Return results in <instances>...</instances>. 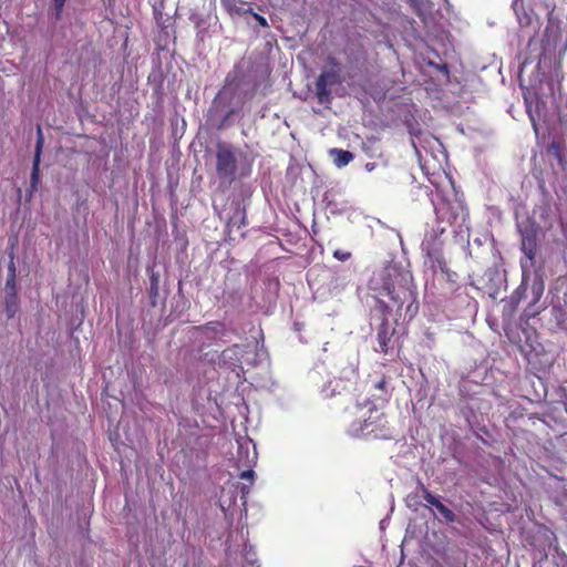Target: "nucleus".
Wrapping results in <instances>:
<instances>
[{
    "label": "nucleus",
    "instance_id": "obj_1",
    "mask_svg": "<svg viewBox=\"0 0 567 567\" xmlns=\"http://www.w3.org/2000/svg\"><path fill=\"white\" fill-rule=\"evenodd\" d=\"M369 288L381 296L389 297L396 316H401L403 307H405L404 317L409 321L417 315L420 308L417 291L409 270L389 265L373 275L369 281Z\"/></svg>",
    "mask_w": 567,
    "mask_h": 567
},
{
    "label": "nucleus",
    "instance_id": "obj_2",
    "mask_svg": "<svg viewBox=\"0 0 567 567\" xmlns=\"http://www.w3.org/2000/svg\"><path fill=\"white\" fill-rule=\"evenodd\" d=\"M352 431L357 436L373 440H390L393 436L385 414L375 408L370 409L369 415L363 421L354 422Z\"/></svg>",
    "mask_w": 567,
    "mask_h": 567
},
{
    "label": "nucleus",
    "instance_id": "obj_3",
    "mask_svg": "<svg viewBox=\"0 0 567 567\" xmlns=\"http://www.w3.org/2000/svg\"><path fill=\"white\" fill-rule=\"evenodd\" d=\"M391 307L381 298L377 297L374 306L370 310V318L378 322L377 340L379 349L377 351L388 354L391 349V340L395 333V328L389 323Z\"/></svg>",
    "mask_w": 567,
    "mask_h": 567
},
{
    "label": "nucleus",
    "instance_id": "obj_4",
    "mask_svg": "<svg viewBox=\"0 0 567 567\" xmlns=\"http://www.w3.org/2000/svg\"><path fill=\"white\" fill-rule=\"evenodd\" d=\"M326 66L316 81V96L320 104H328L331 102L330 87L341 83V68L340 62L329 56Z\"/></svg>",
    "mask_w": 567,
    "mask_h": 567
},
{
    "label": "nucleus",
    "instance_id": "obj_5",
    "mask_svg": "<svg viewBox=\"0 0 567 567\" xmlns=\"http://www.w3.org/2000/svg\"><path fill=\"white\" fill-rule=\"evenodd\" d=\"M216 172L220 179L231 184L236 179L237 157L235 148L226 143L217 144Z\"/></svg>",
    "mask_w": 567,
    "mask_h": 567
},
{
    "label": "nucleus",
    "instance_id": "obj_6",
    "mask_svg": "<svg viewBox=\"0 0 567 567\" xmlns=\"http://www.w3.org/2000/svg\"><path fill=\"white\" fill-rule=\"evenodd\" d=\"M520 250L534 266L538 251V227L535 224H528L519 228Z\"/></svg>",
    "mask_w": 567,
    "mask_h": 567
},
{
    "label": "nucleus",
    "instance_id": "obj_7",
    "mask_svg": "<svg viewBox=\"0 0 567 567\" xmlns=\"http://www.w3.org/2000/svg\"><path fill=\"white\" fill-rule=\"evenodd\" d=\"M43 144H44V137H43L42 128L40 125H38L37 143H35L34 157H33L32 171H31V183H30L31 190H35L38 187V184L40 182V162H41Z\"/></svg>",
    "mask_w": 567,
    "mask_h": 567
},
{
    "label": "nucleus",
    "instance_id": "obj_8",
    "mask_svg": "<svg viewBox=\"0 0 567 567\" xmlns=\"http://www.w3.org/2000/svg\"><path fill=\"white\" fill-rule=\"evenodd\" d=\"M422 497L424 498V501L426 503H429L430 505L434 506L437 512L441 514V516L447 522V523H454L455 519H456V516L455 514L447 507L445 506L440 499L439 497H436L435 495H433L427 488H425L424 486H422Z\"/></svg>",
    "mask_w": 567,
    "mask_h": 567
},
{
    "label": "nucleus",
    "instance_id": "obj_9",
    "mask_svg": "<svg viewBox=\"0 0 567 567\" xmlns=\"http://www.w3.org/2000/svg\"><path fill=\"white\" fill-rule=\"evenodd\" d=\"M220 3L230 17H243L252 11L251 4L244 0H220Z\"/></svg>",
    "mask_w": 567,
    "mask_h": 567
},
{
    "label": "nucleus",
    "instance_id": "obj_10",
    "mask_svg": "<svg viewBox=\"0 0 567 567\" xmlns=\"http://www.w3.org/2000/svg\"><path fill=\"white\" fill-rule=\"evenodd\" d=\"M6 313L8 319H11L16 316L19 310V297L17 291V282L13 286L9 287L6 285Z\"/></svg>",
    "mask_w": 567,
    "mask_h": 567
},
{
    "label": "nucleus",
    "instance_id": "obj_11",
    "mask_svg": "<svg viewBox=\"0 0 567 567\" xmlns=\"http://www.w3.org/2000/svg\"><path fill=\"white\" fill-rule=\"evenodd\" d=\"M458 208V206H456ZM436 217L439 220L453 225L456 221L457 213L452 203L443 200L435 207Z\"/></svg>",
    "mask_w": 567,
    "mask_h": 567
},
{
    "label": "nucleus",
    "instance_id": "obj_12",
    "mask_svg": "<svg viewBox=\"0 0 567 567\" xmlns=\"http://www.w3.org/2000/svg\"><path fill=\"white\" fill-rule=\"evenodd\" d=\"M329 154L338 167L347 166L354 158V155L350 151L341 148H331Z\"/></svg>",
    "mask_w": 567,
    "mask_h": 567
},
{
    "label": "nucleus",
    "instance_id": "obj_13",
    "mask_svg": "<svg viewBox=\"0 0 567 567\" xmlns=\"http://www.w3.org/2000/svg\"><path fill=\"white\" fill-rule=\"evenodd\" d=\"M158 297H159V274L152 270L150 272L148 298H150V303L153 307L157 306Z\"/></svg>",
    "mask_w": 567,
    "mask_h": 567
},
{
    "label": "nucleus",
    "instance_id": "obj_14",
    "mask_svg": "<svg viewBox=\"0 0 567 567\" xmlns=\"http://www.w3.org/2000/svg\"><path fill=\"white\" fill-rule=\"evenodd\" d=\"M427 256L437 265L440 270L449 276V279H451V276L449 274V267L447 262L442 254L441 250L434 249L432 251L427 252Z\"/></svg>",
    "mask_w": 567,
    "mask_h": 567
},
{
    "label": "nucleus",
    "instance_id": "obj_15",
    "mask_svg": "<svg viewBox=\"0 0 567 567\" xmlns=\"http://www.w3.org/2000/svg\"><path fill=\"white\" fill-rule=\"evenodd\" d=\"M548 153L553 155L560 165H564V147L558 141H553L548 145Z\"/></svg>",
    "mask_w": 567,
    "mask_h": 567
},
{
    "label": "nucleus",
    "instance_id": "obj_16",
    "mask_svg": "<svg viewBox=\"0 0 567 567\" xmlns=\"http://www.w3.org/2000/svg\"><path fill=\"white\" fill-rule=\"evenodd\" d=\"M17 282V268L13 260V255L10 256V261L8 264V278L7 286L11 287Z\"/></svg>",
    "mask_w": 567,
    "mask_h": 567
},
{
    "label": "nucleus",
    "instance_id": "obj_17",
    "mask_svg": "<svg viewBox=\"0 0 567 567\" xmlns=\"http://www.w3.org/2000/svg\"><path fill=\"white\" fill-rule=\"evenodd\" d=\"M203 329L210 330L214 333H220L225 330V324L220 321H209L203 326Z\"/></svg>",
    "mask_w": 567,
    "mask_h": 567
},
{
    "label": "nucleus",
    "instance_id": "obj_18",
    "mask_svg": "<svg viewBox=\"0 0 567 567\" xmlns=\"http://www.w3.org/2000/svg\"><path fill=\"white\" fill-rule=\"evenodd\" d=\"M526 112L528 114L529 121L532 123L533 130L536 135H538V123L536 120V116L534 114V111L532 109V104L526 100Z\"/></svg>",
    "mask_w": 567,
    "mask_h": 567
},
{
    "label": "nucleus",
    "instance_id": "obj_19",
    "mask_svg": "<svg viewBox=\"0 0 567 567\" xmlns=\"http://www.w3.org/2000/svg\"><path fill=\"white\" fill-rule=\"evenodd\" d=\"M65 2H66V0H53L54 11H55L54 19L56 21L61 20V18H62V11H63Z\"/></svg>",
    "mask_w": 567,
    "mask_h": 567
},
{
    "label": "nucleus",
    "instance_id": "obj_20",
    "mask_svg": "<svg viewBox=\"0 0 567 567\" xmlns=\"http://www.w3.org/2000/svg\"><path fill=\"white\" fill-rule=\"evenodd\" d=\"M333 257L340 261H347L351 258V252L341 250V249H337L333 251Z\"/></svg>",
    "mask_w": 567,
    "mask_h": 567
},
{
    "label": "nucleus",
    "instance_id": "obj_21",
    "mask_svg": "<svg viewBox=\"0 0 567 567\" xmlns=\"http://www.w3.org/2000/svg\"><path fill=\"white\" fill-rule=\"evenodd\" d=\"M235 114V110L234 109H230L224 116V118L221 120L220 124L218 125V128L221 130V128H225L229 125V118Z\"/></svg>",
    "mask_w": 567,
    "mask_h": 567
},
{
    "label": "nucleus",
    "instance_id": "obj_22",
    "mask_svg": "<svg viewBox=\"0 0 567 567\" xmlns=\"http://www.w3.org/2000/svg\"><path fill=\"white\" fill-rule=\"evenodd\" d=\"M237 350H238V346L237 344H235V346H233L230 348L225 349L223 351V353H221L223 359L226 360L227 358H230V354H236Z\"/></svg>",
    "mask_w": 567,
    "mask_h": 567
},
{
    "label": "nucleus",
    "instance_id": "obj_23",
    "mask_svg": "<svg viewBox=\"0 0 567 567\" xmlns=\"http://www.w3.org/2000/svg\"><path fill=\"white\" fill-rule=\"evenodd\" d=\"M250 14L254 17V19L258 22L259 25H261L264 28L268 27V22L265 17H262L258 13H255L254 11H251Z\"/></svg>",
    "mask_w": 567,
    "mask_h": 567
},
{
    "label": "nucleus",
    "instance_id": "obj_24",
    "mask_svg": "<svg viewBox=\"0 0 567 567\" xmlns=\"http://www.w3.org/2000/svg\"><path fill=\"white\" fill-rule=\"evenodd\" d=\"M255 476V472L252 470H246L240 474V478L248 480L252 483Z\"/></svg>",
    "mask_w": 567,
    "mask_h": 567
},
{
    "label": "nucleus",
    "instance_id": "obj_25",
    "mask_svg": "<svg viewBox=\"0 0 567 567\" xmlns=\"http://www.w3.org/2000/svg\"><path fill=\"white\" fill-rule=\"evenodd\" d=\"M374 388L381 391H386V378L382 377L378 382H375Z\"/></svg>",
    "mask_w": 567,
    "mask_h": 567
},
{
    "label": "nucleus",
    "instance_id": "obj_26",
    "mask_svg": "<svg viewBox=\"0 0 567 567\" xmlns=\"http://www.w3.org/2000/svg\"><path fill=\"white\" fill-rule=\"evenodd\" d=\"M251 173V166L247 165L246 167H241L239 172V177H247Z\"/></svg>",
    "mask_w": 567,
    "mask_h": 567
},
{
    "label": "nucleus",
    "instance_id": "obj_27",
    "mask_svg": "<svg viewBox=\"0 0 567 567\" xmlns=\"http://www.w3.org/2000/svg\"><path fill=\"white\" fill-rule=\"evenodd\" d=\"M240 489L243 497H245L249 493V487L247 485H243Z\"/></svg>",
    "mask_w": 567,
    "mask_h": 567
}]
</instances>
